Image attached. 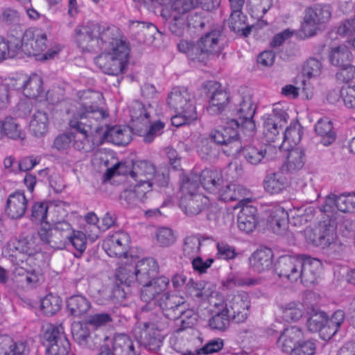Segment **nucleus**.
I'll return each mask as SVG.
<instances>
[{"instance_id":"f257e3e1","label":"nucleus","mask_w":355,"mask_h":355,"mask_svg":"<svg viewBox=\"0 0 355 355\" xmlns=\"http://www.w3.org/2000/svg\"><path fill=\"white\" fill-rule=\"evenodd\" d=\"M107 116L108 114L96 105L82 103L69 121L71 131L57 136L53 147L60 151L67 149L72 144L75 149L85 150L89 143V133H92L93 130L100 133L102 128L98 123Z\"/></svg>"},{"instance_id":"f03ea898","label":"nucleus","mask_w":355,"mask_h":355,"mask_svg":"<svg viewBox=\"0 0 355 355\" xmlns=\"http://www.w3.org/2000/svg\"><path fill=\"white\" fill-rule=\"evenodd\" d=\"M224 30L222 25H213L196 42H180L178 49L193 62L206 64L210 60L220 55L226 37Z\"/></svg>"},{"instance_id":"7ed1b4c3","label":"nucleus","mask_w":355,"mask_h":355,"mask_svg":"<svg viewBox=\"0 0 355 355\" xmlns=\"http://www.w3.org/2000/svg\"><path fill=\"white\" fill-rule=\"evenodd\" d=\"M129 49L123 41H119L111 51L100 54L96 59V65L106 74L118 76L123 73L128 62Z\"/></svg>"},{"instance_id":"20e7f679","label":"nucleus","mask_w":355,"mask_h":355,"mask_svg":"<svg viewBox=\"0 0 355 355\" xmlns=\"http://www.w3.org/2000/svg\"><path fill=\"white\" fill-rule=\"evenodd\" d=\"M47 37L45 33L31 29L26 30L21 40H17L15 44L16 50L21 49L28 56L37 57V60L44 61L52 59L58 54L55 50H49L47 53L41 55L47 47Z\"/></svg>"},{"instance_id":"39448f33","label":"nucleus","mask_w":355,"mask_h":355,"mask_svg":"<svg viewBox=\"0 0 355 355\" xmlns=\"http://www.w3.org/2000/svg\"><path fill=\"white\" fill-rule=\"evenodd\" d=\"M305 234L308 241L315 246L329 248L334 250H342V245L338 241L335 219L324 220L315 230H307Z\"/></svg>"},{"instance_id":"423d86ee","label":"nucleus","mask_w":355,"mask_h":355,"mask_svg":"<svg viewBox=\"0 0 355 355\" xmlns=\"http://www.w3.org/2000/svg\"><path fill=\"white\" fill-rule=\"evenodd\" d=\"M331 15L329 7L327 6L315 4L306 8L302 31L308 37L314 35L318 30V26L327 22Z\"/></svg>"},{"instance_id":"0eeeda50","label":"nucleus","mask_w":355,"mask_h":355,"mask_svg":"<svg viewBox=\"0 0 355 355\" xmlns=\"http://www.w3.org/2000/svg\"><path fill=\"white\" fill-rule=\"evenodd\" d=\"M47 342L46 355H67L70 350V343L63 334L62 328L49 326L44 334Z\"/></svg>"},{"instance_id":"6e6552de","label":"nucleus","mask_w":355,"mask_h":355,"mask_svg":"<svg viewBox=\"0 0 355 355\" xmlns=\"http://www.w3.org/2000/svg\"><path fill=\"white\" fill-rule=\"evenodd\" d=\"M288 118V115L286 112L274 110L273 114L266 119L263 122V134L267 142H275L277 139L282 138L279 133L283 132Z\"/></svg>"},{"instance_id":"1a4fd4ad","label":"nucleus","mask_w":355,"mask_h":355,"mask_svg":"<svg viewBox=\"0 0 355 355\" xmlns=\"http://www.w3.org/2000/svg\"><path fill=\"white\" fill-rule=\"evenodd\" d=\"M228 310L231 320L236 323L243 322L250 314V301L245 293L234 295L224 305Z\"/></svg>"},{"instance_id":"9d476101","label":"nucleus","mask_w":355,"mask_h":355,"mask_svg":"<svg viewBox=\"0 0 355 355\" xmlns=\"http://www.w3.org/2000/svg\"><path fill=\"white\" fill-rule=\"evenodd\" d=\"M167 104L176 113H196L193 96L186 89L173 88L168 94Z\"/></svg>"},{"instance_id":"9b49d317","label":"nucleus","mask_w":355,"mask_h":355,"mask_svg":"<svg viewBox=\"0 0 355 355\" xmlns=\"http://www.w3.org/2000/svg\"><path fill=\"white\" fill-rule=\"evenodd\" d=\"M129 173L130 177L137 182V185L152 191L150 180L155 173V168L152 163L146 160L137 161L133 163Z\"/></svg>"},{"instance_id":"f8f14e48","label":"nucleus","mask_w":355,"mask_h":355,"mask_svg":"<svg viewBox=\"0 0 355 355\" xmlns=\"http://www.w3.org/2000/svg\"><path fill=\"white\" fill-rule=\"evenodd\" d=\"M207 87L209 96L207 111L212 115L220 114L224 110L229 101V96L218 82L210 81L207 83Z\"/></svg>"},{"instance_id":"ddd939ff","label":"nucleus","mask_w":355,"mask_h":355,"mask_svg":"<svg viewBox=\"0 0 355 355\" xmlns=\"http://www.w3.org/2000/svg\"><path fill=\"white\" fill-rule=\"evenodd\" d=\"M189 11H179L175 8V1L171 5V9L162 8L161 16L168 23V28L172 34L181 37L187 28L186 17L184 15Z\"/></svg>"},{"instance_id":"4468645a","label":"nucleus","mask_w":355,"mask_h":355,"mask_svg":"<svg viewBox=\"0 0 355 355\" xmlns=\"http://www.w3.org/2000/svg\"><path fill=\"white\" fill-rule=\"evenodd\" d=\"M300 261L301 254L282 256L277 260L275 270L279 277L296 282L298 279Z\"/></svg>"},{"instance_id":"2eb2a0df","label":"nucleus","mask_w":355,"mask_h":355,"mask_svg":"<svg viewBox=\"0 0 355 355\" xmlns=\"http://www.w3.org/2000/svg\"><path fill=\"white\" fill-rule=\"evenodd\" d=\"M163 339L164 336L155 322H144L139 337V342L141 345L150 351H155L161 347Z\"/></svg>"},{"instance_id":"dca6fc26","label":"nucleus","mask_w":355,"mask_h":355,"mask_svg":"<svg viewBox=\"0 0 355 355\" xmlns=\"http://www.w3.org/2000/svg\"><path fill=\"white\" fill-rule=\"evenodd\" d=\"M130 237L125 232H116L103 243V248L110 257H127Z\"/></svg>"},{"instance_id":"f3484780","label":"nucleus","mask_w":355,"mask_h":355,"mask_svg":"<svg viewBox=\"0 0 355 355\" xmlns=\"http://www.w3.org/2000/svg\"><path fill=\"white\" fill-rule=\"evenodd\" d=\"M99 31V24L87 23L76 27L75 30L76 40L83 51H95V33Z\"/></svg>"},{"instance_id":"a211bd4d","label":"nucleus","mask_w":355,"mask_h":355,"mask_svg":"<svg viewBox=\"0 0 355 355\" xmlns=\"http://www.w3.org/2000/svg\"><path fill=\"white\" fill-rule=\"evenodd\" d=\"M322 263L320 260L301 254L298 279L303 284H313L318 277Z\"/></svg>"},{"instance_id":"6ab92c4d","label":"nucleus","mask_w":355,"mask_h":355,"mask_svg":"<svg viewBox=\"0 0 355 355\" xmlns=\"http://www.w3.org/2000/svg\"><path fill=\"white\" fill-rule=\"evenodd\" d=\"M130 30L136 39L140 43L152 44L156 38L157 35H159L157 28L152 23L135 21H132L130 25Z\"/></svg>"},{"instance_id":"aec40b11","label":"nucleus","mask_w":355,"mask_h":355,"mask_svg":"<svg viewBox=\"0 0 355 355\" xmlns=\"http://www.w3.org/2000/svg\"><path fill=\"white\" fill-rule=\"evenodd\" d=\"M304 338L301 329L293 326L286 329L279 336L277 345L284 352L289 353L301 343Z\"/></svg>"},{"instance_id":"412c9836","label":"nucleus","mask_w":355,"mask_h":355,"mask_svg":"<svg viewBox=\"0 0 355 355\" xmlns=\"http://www.w3.org/2000/svg\"><path fill=\"white\" fill-rule=\"evenodd\" d=\"M136 281L139 284H148L159 272L157 262L153 258L143 259L135 265Z\"/></svg>"},{"instance_id":"4be33fe9","label":"nucleus","mask_w":355,"mask_h":355,"mask_svg":"<svg viewBox=\"0 0 355 355\" xmlns=\"http://www.w3.org/2000/svg\"><path fill=\"white\" fill-rule=\"evenodd\" d=\"M27 202L24 193L17 191L10 194L6 202V214L12 219L21 218L26 211Z\"/></svg>"},{"instance_id":"5701e85b","label":"nucleus","mask_w":355,"mask_h":355,"mask_svg":"<svg viewBox=\"0 0 355 355\" xmlns=\"http://www.w3.org/2000/svg\"><path fill=\"white\" fill-rule=\"evenodd\" d=\"M130 113L132 131L143 132V128L150 122V114L145 105L141 102L135 101L130 107Z\"/></svg>"},{"instance_id":"b1692460","label":"nucleus","mask_w":355,"mask_h":355,"mask_svg":"<svg viewBox=\"0 0 355 355\" xmlns=\"http://www.w3.org/2000/svg\"><path fill=\"white\" fill-rule=\"evenodd\" d=\"M207 202V199L202 195L184 196L180 200V207L186 215L192 217L205 210Z\"/></svg>"},{"instance_id":"393cba45","label":"nucleus","mask_w":355,"mask_h":355,"mask_svg":"<svg viewBox=\"0 0 355 355\" xmlns=\"http://www.w3.org/2000/svg\"><path fill=\"white\" fill-rule=\"evenodd\" d=\"M150 191L135 184L133 189H125L121 193L120 196L121 203L127 208L139 206L140 203L144 202L145 200L148 198Z\"/></svg>"},{"instance_id":"a878e982","label":"nucleus","mask_w":355,"mask_h":355,"mask_svg":"<svg viewBox=\"0 0 355 355\" xmlns=\"http://www.w3.org/2000/svg\"><path fill=\"white\" fill-rule=\"evenodd\" d=\"M185 305L183 297L168 293L164 294L159 302V306L166 316L173 320H176L179 311H183V307Z\"/></svg>"},{"instance_id":"bb28decb","label":"nucleus","mask_w":355,"mask_h":355,"mask_svg":"<svg viewBox=\"0 0 355 355\" xmlns=\"http://www.w3.org/2000/svg\"><path fill=\"white\" fill-rule=\"evenodd\" d=\"M24 132L16 119L11 116L0 119V140L5 138L24 139Z\"/></svg>"},{"instance_id":"cd10ccee","label":"nucleus","mask_w":355,"mask_h":355,"mask_svg":"<svg viewBox=\"0 0 355 355\" xmlns=\"http://www.w3.org/2000/svg\"><path fill=\"white\" fill-rule=\"evenodd\" d=\"M238 227L241 231L249 234L258 224L257 209L253 206L242 207L237 216Z\"/></svg>"},{"instance_id":"c85d7f7f","label":"nucleus","mask_w":355,"mask_h":355,"mask_svg":"<svg viewBox=\"0 0 355 355\" xmlns=\"http://www.w3.org/2000/svg\"><path fill=\"white\" fill-rule=\"evenodd\" d=\"M132 128L120 125L107 126L103 132V139L118 146H126L131 141Z\"/></svg>"},{"instance_id":"c756f323","label":"nucleus","mask_w":355,"mask_h":355,"mask_svg":"<svg viewBox=\"0 0 355 355\" xmlns=\"http://www.w3.org/2000/svg\"><path fill=\"white\" fill-rule=\"evenodd\" d=\"M272 251L268 248L256 250L250 257L251 268L257 272L269 270L272 264Z\"/></svg>"},{"instance_id":"7c9ffc66","label":"nucleus","mask_w":355,"mask_h":355,"mask_svg":"<svg viewBox=\"0 0 355 355\" xmlns=\"http://www.w3.org/2000/svg\"><path fill=\"white\" fill-rule=\"evenodd\" d=\"M239 128V121L234 118L228 119L225 125L220 130L223 139L225 140V146H230L233 151H238L240 146L241 135L237 128Z\"/></svg>"},{"instance_id":"2f4dec72","label":"nucleus","mask_w":355,"mask_h":355,"mask_svg":"<svg viewBox=\"0 0 355 355\" xmlns=\"http://www.w3.org/2000/svg\"><path fill=\"white\" fill-rule=\"evenodd\" d=\"M248 191L243 187L234 184H229L227 181L219 189L216 194L220 200L224 202L242 201L247 195Z\"/></svg>"},{"instance_id":"473e14b6","label":"nucleus","mask_w":355,"mask_h":355,"mask_svg":"<svg viewBox=\"0 0 355 355\" xmlns=\"http://www.w3.org/2000/svg\"><path fill=\"white\" fill-rule=\"evenodd\" d=\"M200 184L207 191L215 193L225 183L222 175L217 171L206 168L198 175Z\"/></svg>"},{"instance_id":"72a5a7b5","label":"nucleus","mask_w":355,"mask_h":355,"mask_svg":"<svg viewBox=\"0 0 355 355\" xmlns=\"http://www.w3.org/2000/svg\"><path fill=\"white\" fill-rule=\"evenodd\" d=\"M288 185V179L281 171L267 174L263 180L264 189L270 194L282 192Z\"/></svg>"},{"instance_id":"f704fd0d","label":"nucleus","mask_w":355,"mask_h":355,"mask_svg":"<svg viewBox=\"0 0 355 355\" xmlns=\"http://www.w3.org/2000/svg\"><path fill=\"white\" fill-rule=\"evenodd\" d=\"M211 317L209 319V326L211 329L224 331L230 324L231 319L228 310L224 305H218L211 310Z\"/></svg>"},{"instance_id":"c9c22d12","label":"nucleus","mask_w":355,"mask_h":355,"mask_svg":"<svg viewBox=\"0 0 355 355\" xmlns=\"http://www.w3.org/2000/svg\"><path fill=\"white\" fill-rule=\"evenodd\" d=\"M305 155L303 149L293 148L288 150L286 162L283 164L282 169L288 173L299 171L304 165Z\"/></svg>"},{"instance_id":"e433bc0d","label":"nucleus","mask_w":355,"mask_h":355,"mask_svg":"<svg viewBox=\"0 0 355 355\" xmlns=\"http://www.w3.org/2000/svg\"><path fill=\"white\" fill-rule=\"evenodd\" d=\"M220 0H175V8L179 11H190L200 6L203 10L210 11L220 5Z\"/></svg>"},{"instance_id":"4c0bfd02","label":"nucleus","mask_w":355,"mask_h":355,"mask_svg":"<svg viewBox=\"0 0 355 355\" xmlns=\"http://www.w3.org/2000/svg\"><path fill=\"white\" fill-rule=\"evenodd\" d=\"M288 214L282 207H276L272 209L268 220L269 227L276 234H279L286 228Z\"/></svg>"},{"instance_id":"58836bf2","label":"nucleus","mask_w":355,"mask_h":355,"mask_svg":"<svg viewBox=\"0 0 355 355\" xmlns=\"http://www.w3.org/2000/svg\"><path fill=\"white\" fill-rule=\"evenodd\" d=\"M121 40L113 37L112 31L109 27L99 25V31L95 33V51L96 50H112L116 43Z\"/></svg>"},{"instance_id":"ea45409f","label":"nucleus","mask_w":355,"mask_h":355,"mask_svg":"<svg viewBox=\"0 0 355 355\" xmlns=\"http://www.w3.org/2000/svg\"><path fill=\"white\" fill-rule=\"evenodd\" d=\"M250 164L257 165L262 163L266 157V150L265 148H258L254 146H247L241 147L239 146L238 151H235Z\"/></svg>"},{"instance_id":"a19ab883","label":"nucleus","mask_w":355,"mask_h":355,"mask_svg":"<svg viewBox=\"0 0 355 355\" xmlns=\"http://www.w3.org/2000/svg\"><path fill=\"white\" fill-rule=\"evenodd\" d=\"M89 300L80 295H73L67 301V307L70 314L74 317H81L90 309Z\"/></svg>"},{"instance_id":"79ce46f5","label":"nucleus","mask_w":355,"mask_h":355,"mask_svg":"<svg viewBox=\"0 0 355 355\" xmlns=\"http://www.w3.org/2000/svg\"><path fill=\"white\" fill-rule=\"evenodd\" d=\"M49 117L46 112L38 110L30 122V131L36 137H42L48 131Z\"/></svg>"},{"instance_id":"37998d69","label":"nucleus","mask_w":355,"mask_h":355,"mask_svg":"<svg viewBox=\"0 0 355 355\" xmlns=\"http://www.w3.org/2000/svg\"><path fill=\"white\" fill-rule=\"evenodd\" d=\"M134 349L132 341L127 335L117 334L114 336L111 350L113 355H131Z\"/></svg>"},{"instance_id":"c03bdc74","label":"nucleus","mask_w":355,"mask_h":355,"mask_svg":"<svg viewBox=\"0 0 355 355\" xmlns=\"http://www.w3.org/2000/svg\"><path fill=\"white\" fill-rule=\"evenodd\" d=\"M316 134L322 137L321 143L324 146L331 144L336 139V134L333 131L332 123L328 118L320 119L315 125Z\"/></svg>"},{"instance_id":"a18cd8bd","label":"nucleus","mask_w":355,"mask_h":355,"mask_svg":"<svg viewBox=\"0 0 355 355\" xmlns=\"http://www.w3.org/2000/svg\"><path fill=\"white\" fill-rule=\"evenodd\" d=\"M246 17L242 12H232L230 17V28L234 33L248 37L254 26L246 25Z\"/></svg>"},{"instance_id":"49530a36","label":"nucleus","mask_w":355,"mask_h":355,"mask_svg":"<svg viewBox=\"0 0 355 355\" xmlns=\"http://www.w3.org/2000/svg\"><path fill=\"white\" fill-rule=\"evenodd\" d=\"M302 127L297 121L292 122L283 132V143L279 146V149L286 150L284 148L285 142L288 141L291 146L297 144L302 139Z\"/></svg>"},{"instance_id":"de8ad7c7","label":"nucleus","mask_w":355,"mask_h":355,"mask_svg":"<svg viewBox=\"0 0 355 355\" xmlns=\"http://www.w3.org/2000/svg\"><path fill=\"white\" fill-rule=\"evenodd\" d=\"M352 59L349 49L343 44L332 48L329 53L331 64L338 67L351 63Z\"/></svg>"},{"instance_id":"09e8293b","label":"nucleus","mask_w":355,"mask_h":355,"mask_svg":"<svg viewBox=\"0 0 355 355\" xmlns=\"http://www.w3.org/2000/svg\"><path fill=\"white\" fill-rule=\"evenodd\" d=\"M309 317L306 322L308 329L311 332H320L327 322L328 316L325 312L312 307L309 311Z\"/></svg>"},{"instance_id":"8fccbe9b","label":"nucleus","mask_w":355,"mask_h":355,"mask_svg":"<svg viewBox=\"0 0 355 355\" xmlns=\"http://www.w3.org/2000/svg\"><path fill=\"white\" fill-rule=\"evenodd\" d=\"M22 89L25 96L30 98H37L42 92V80L34 74L24 82Z\"/></svg>"},{"instance_id":"3c124183","label":"nucleus","mask_w":355,"mask_h":355,"mask_svg":"<svg viewBox=\"0 0 355 355\" xmlns=\"http://www.w3.org/2000/svg\"><path fill=\"white\" fill-rule=\"evenodd\" d=\"M304 313V305L301 303L289 302L282 308V318L286 322L297 321Z\"/></svg>"},{"instance_id":"603ef678","label":"nucleus","mask_w":355,"mask_h":355,"mask_svg":"<svg viewBox=\"0 0 355 355\" xmlns=\"http://www.w3.org/2000/svg\"><path fill=\"white\" fill-rule=\"evenodd\" d=\"M201 247L200 239L196 236H187L184 240L182 252L183 255L189 259L198 256Z\"/></svg>"},{"instance_id":"864d4df0","label":"nucleus","mask_w":355,"mask_h":355,"mask_svg":"<svg viewBox=\"0 0 355 355\" xmlns=\"http://www.w3.org/2000/svg\"><path fill=\"white\" fill-rule=\"evenodd\" d=\"M28 349L24 343L10 344L8 340L0 343V355H28Z\"/></svg>"},{"instance_id":"5fc2aeb1","label":"nucleus","mask_w":355,"mask_h":355,"mask_svg":"<svg viewBox=\"0 0 355 355\" xmlns=\"http://www.w3.org/2000/svg\"><path fill=\"white\" fill-rule=\"evenodd\" d=\"M61 302L59 297L49 294L42 300L41 309L45 315H53L60 311Z\"/></svg>"},{"instance_id":"6e6d98bb","label":"nucleus","mask_w":355,"mask_h":355,"mask_svg":"<svg viewBox=\"0 0 355 355\" xmlns=\"http://www.w3.org/2000/svg\"><path fill=\"white\" fill-rule=\"evenodd\" d=\"M71 335L73 339L79 345H85L89 336V331L87 324L74 322L71 324Z\"/></svg>"},{"instance_id":"4d7b16f0","label":"nucleus","mask_w":355,"mask_h":355,"mask_svg":"<svg viewBox=\"0 0 355 355\" xmlns=\"http://www.w3.org/2000/svg\"><path fill=\"white\" fill-rule=\"evenodd\" d=\"M200 184L198 175L190 174L183 178L180 189L184 196H196Z\"/></svg>"},{"instance_id":"13d9d810","label":"nucleus","mask_w":355,"mask_h":355,"mask_svg":"<svg viewBox=\"0 0 355 355\" xmlns=\"http://www.w3.org/2000/svg\"><path fill=\"white\" fill-rule=\"evenodd\" d=\"M198 315L191 309H186V306L183 307V311H179L177 315V319H180V329L185 330L193 327L197 322Z\"/></svg>"},{"instance_id":"bf43d9fd","label":"nucleus","mask_w":355,"mask_h":355,"mask_svg":"<svg viewBox=\"0 0 355 355\" xmlns=\"http://www.w3.org/2000/svg\"><path fill=\"white\" fill-rule=\"evenodd\" d=\"M48 205L44 202H36L32 206L31 220L35 223L43 224L47 216Z\"/></svg>"},{"instance_id":"052dcab7","label":"nucleus","mask_w":355,"mask_h":355,"mask_svg":"<svg viewBox=\"0 0 355 355\" xmlns=\"http://www.w3.org/2000/svg\"><path fill=\"white\" fill-rule=\"evenodd\" d=\"M256 106L252 103L251 98L250 96L243 97L236 110L238 119L253 118Z\"/></svg>"},{"instance_id":"680f3d73","label":"nucleus","mask_w":355,"mask_h":355,"mask_svg":"<svg viewBox=\"0 0 355 355\" xmlns=\"http://www.w3.org/2000/svg\"><path fill=\"white\" fill-rule=\"evenodd\" d=\"M164 127V124L160 121L156 122L153 124L150 123L145 126L143 132H135L137 135L144 137V140L146 143H150L155 136L160 134V131Z\"/></svg>"},{"instance_id":"e2e57ef3","label":"nucleus","mask_w":355,"mask_h":355,"mask_svg":"<svg viewBox=\"0 0 355 355\" xmlns=\"http://www.w3.org/2000/svg\"><path fill=\"white\" fill-rule=\"evenodd\" d=\"M87 239L85 234L80 231H75L71 236L69 239L68 243H70L77 250L74 253L75 257H80L83 252L85 250Z\"/></svg>"},{"instance_id":"0e129e2a","label":"nucleus","mask_w":355,"mask_h":355,"mask_svg":"<svg viewBox=\"0 0 355 355\" xmlns=\"http://www.w3.org/2000/svg\"><path fill=\"white\" fill-rule=\"evenodd\" d=\"M135 272V266H125L119 268L116 277L122 284L130 286L136 280Z\"/></svg>"},{"instance_id":"69168bd1","label":"nucleus","mask_w":355,"mask_h":355,"mask_svg":"<svg viewBox=\"0 0 355 355\" xmlns=\"http://www.w3.org/2000/svg\"><path fill=\"white\" fill-rule=\"evenodd\" d=\"M322 64L316 58H310L303 66L302 73L308 78L316 77L321 73Z\"/></svg>"},{"instance_id":"338daca9","label":"nucleus","mask_w":355,"mask_h":355,"mask_svg":"<svg viewBox=\"0 0 355 355\" xmlns=\"http://www.w3.org/2000/svg\"><path fill=\"white\" fill-rule=\"evenodd\" d=\"M337 209L342 212L355 211V193L341 195L338 197Z\"/></svg>"},{"instance_id":"774afa93","label":"nucleus","mask_w":355,"mask_h":355,"mask_svg":"<svg viewBox=\"0 0 355 355\" xmlns=\"http://www.w3.org/2000/svg\"><path fill=\"white\" fill-rule=\"evenodd\" d=\"M157 241L160 246L168 247L175 243V237L171 229L162 227L157 233Z\"/></svg>"}]
</instances>
